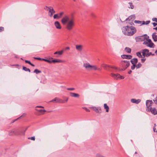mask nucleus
Listing matches in <instances>:
<instances>
[{
    "label": "nucleus",
    "mask_w": 157,
    "mask_h": 157,
    "mask_svg": "<svg viewBox=\"0 0 157 157\" xmlns=\"http://www.w3.org/2000/svg\"><path fill=\"white\" fill-rule=\"evenodd\" d=\"M61 22L63 25H66V28L68 30H71L75 25V18L72 15L70 16L65 15L61 19Z\"/></svg>",
    "instance_id": "obj_1"
},
{
    "label": "nucleus",
    "mask_w": 157,
    "mask_h": 157,
    "mask_svg": "<svg viewBox=\"0 0 157 157\" xmlns=\"http://www.w3.org/2000/svg\"><path fill=\"white\" fill-rule=\"evenodd\" d=\"M122 30L123 33L128 36H132L136 32V29L134 27L128 25L123 27Z\"/></svg>",
    "instance_id": "obj_2"
},
{
    "label": "nucleus",
    "mask_w": 157,
    "mask_h": 157,
    "mask_svg": "<svg viewBox=\"0 0 157 157\" xmlns=\"http://www.w3.org/2000/svg\"><path fill=\"white\" fill-rule=\"evenodd\" d=\"M83 66L87 71H100L101 70L100 68H98L96 65H92L88 63H84Z\"/></svg>",
    "instance_id": "obj_3"
},
{
    "label": "nucleus",
    "mask_w": 157,
    "mask_h": 157,
    "mask_svg": "<svg viewBox=\"0 0 157 157\" xmlns=\"http://www.w3.org/2000/svg\"><path fill=\"white\" fill-rule=\"evenodd\" d=\"M130 62L127 60L121 61L120 63V66L121 68V70L124 71L130 65Z\"/></svg>",
    "instance_id": "obj_4"
},
{
    "label": "nucleus",
    "mask_w": 157,
    "mask_h": 157,
    "mask_svg": "<svg viewBox=\"0 0 157 157\" xmlns=\"http://www.w3.org/2000/svg\"><path fill=\"white\" fill-rule=\"evenodd\" d=\"M149 36L145 34L144 35L136 37L135 39L137 42L142 41H145L146 39H148Z\"/></svg>",
    "instance_id": "obj_5"
},
{
    "label": "nucleus",
    "mask_w": 157,
    "mask_h": 157,
    "mask_svg": "<svg viewBox=\"0 0 157 157\" xmlns=\"http://www.w3.org/2000/svg\"><path fill=\"white\" fill-rule=\"evenodd\" d=\"M143 44L150 48L154 47V43L152 42L151 40L149 39V38L146 39L145 41L143 42Z\"/></svg>",
    "instance_id": "obj_6"
},
{
    "label": "nucleus",
    "mask_w": 157,
    "mask_h": 157,
    "mask_svg": "<svg viewBox=\"0 0 157 157\" xmlns=\"http://www.w3.org/2000/svg\"><path fill=\"white\" fill-rule=\"evenodd\" d=\"M153 103L152 100H147L146 101V104L147 111L150 109V107H151V106Z\"/></svg>",
    "instance_id": "obj_7"
},
{
    "label": "nucleus",
    "mask_w": 157,
    "mask_h": 157,
    "mask_svg": "<svg viewBox=\"0 0 157 157\" xmlns=\"http://www.w3.org/2000/svg\"><path fill=\"white\" fill-rule=\"evenodd\" d=\"M18 133L17 132L16 130L13 129L10 130L8 133V135L10 136H13L14 135H17Z\"/></svg>",
    "instance_id": "obj_8"
},
{
    "label": "nucleus",
    "mask_w": 157,
    "mask_h": 157,
    "mask_svg": "<svg viewBox=\"0 0 157 157\" xmlns=\"http://www.w3.org/2000/svg\"><path fill=\"white\" fill-rule=\"evenodd\" d=\"M135 19V16L134 14L132 15L129 16L126 19L125 21H133Z\"/></svg>",
    "instance_id": "obj_9"
},
{
    "label": "nucleus",
    "mask_w": 157,
    "mask_h": 157,
    "mask_svg": "<svg viewBox=\"0 0 157 157\" xmlns=\"http://www.w3.org/2000/svg\"><path fill=\"white\" fill-rule=\"evenodd\" d=\"M83 48V46L81 44H77L75 45V48L76 50L79 52H81Z\"/></svg>",
    "instance_id": "obj_10"
},
{
    "label": "nucleus",
    "mask_w": 157,
    "mask_h": 157,
    "mask_svg": "<svg viewBox=\"0 0 157 157\" xmlns=\"http://www.w3.org/2000/svg\"><path fill=\"white\" fill-rule=\"evenodd\" d=\"M147 111L151 112L152 114L155 115L157 114V111L155 108H152V107H150V109Z\"/></svg>",
    "instance_id": "obj_11"
},
{
    "label": "nucleus",
    "mask_w": 157,
    "mask_h": 157,
    "mask_svg": "<svg viewBox=\"0 0 157 157\" xmlns=\"http://www.w3.org/2000/svg\"><path fill=\"white\" fill-rule=\"evenodd\" d=\"M26 128L25 130H22L21 129H19L16 130L17 132L18 133L17 135H25V131L27 130Z\"/></svg>",
    "instance_id": "obj_12"
},
{
    "label": "nucleus",
    "mask_w": 157,
    "mask_h": 157,
    "mask_svg": "<svg viewBox=\"0 0 157 157\" xmlns=\"http://www.w3.org/2000/svg\"><path fill=\"white\" fill-rule=\"evenodd\" d=\"M97 113H101V108L100 107H93L92 108Z\"/></svg>",
    "instance_id": "obj_13"
},
{
    "label": "nucleus",
    "mask_w": 157,
    "mask_h": 157,
    "mask_svg": "<svg viewBox=\"0 0 157 157\" xmlns=\"http://www.w3.org/2000/svg\"><path fill=\"white\" fill-rule=\"evenodd\" d=\"M149 50L147 49H144L142 50V56L147 57V54L148 53Z\"/></svg>",
    "instance_id": "obj_14"
},
{
    "label": "nucleus",
    "mask_w": 157,
    "mask_h": 157,
    "mask_svg": "<svg viewBox=\"0 0 157 157\" xmlns=\"http://www.w3.org/2000/svg\"><path fill=\"white\" fill-rule=\"evenodd\" d=\"M54 25L56 28L58 29H61V26L60 23L59 21H56L54 22Z\"/></svg>",
    "instance_id": "obj_15"
},
{
    "label": "nucleus",
    "mask_w": 157,
    "mask_h": 157,
    "mask_svg": "<svg viewBox=\"0 0 157 157\" xmlns=\"http://www.w3.org/2000/svg\"><path fill=\"white\" fill-rule=\"evenodd\" d=\"M131 101L132 103L138 104L140 102L141 100L140 99L136 100L135 99H132L131 100Z\"/></svg>",
    "instance_id": "obj_16"
},
{
    "label": "nucleus",
    "mask_w": 157,
    "mask_h": 157,
    "mask_svg": "<svg viewBox=\"0 0 157 157\" xmlns=\"http://www.w3.org/2000/svg\"><path fill=\"white\" fill-rule=\"evenodd\" d=\"M122 58L128 59H131L132 58V56L131 55H123L121 56Z\"/></svg>",
    "instance_id": "obj_17"
},
{
    "label": "nucleus",
    "mask_w": 157,
    "mask_h": 157,
    "mask_svg": "<svg viewBox=\"0 0 157 157\" xmlns=\"http://www.w3.org/2000/svg\"><path fill=\"white\" fill-rule=\"evenodd\" d=\"M132 64L133 65H136L138 62V59L137 58H133L130 61Z\"/></svg>",
    "instance_id": "obj_18"
},
{
    "label": "nucleus",
    "mask_w": 157,
    "mask_h": 157,
    "mask_svg": "<svg viewBox=\"0 0 157 157\" xmlns=\"http://www.w3.org/2000/svg\"><path fill=\"white\" fill-rule=\"evenodd\" d=\"M70 96L71 97H74L78 98L79 97V94L72 92L70 93Z\"/></svg>",
    "instance_id": "obj_19"
},
{
    "label": "nucleus",
    "mask_w": 157,
    "mask_h": 157,
    "mask_svg": "<svg viewBox=\"0 0 157 157\" xmlns=\"http://www.w3.org/2000/svg\"><path fill=\"white\" fill-rule=\"evenodd\" d=\"M111 76L114 79H117L118 78H119V76H120V74H115L114 73H111Z\"/></svg>",
    "instance_id": "obj_20"
},
{
    "label": "nucleus",
    "mask_w": 157,
    "mask_h": 157,
    "mask_svg": "<svg viewBox=\"0 0 157 157\" xmlns=\"http://www.w3.org/2000/svg\"><path fill=\"white\" fill-rule=\"evenodd\" d=\"M134 23L136 24H141L140 25H145V21H140L135 20L134 21Z\"/></svg>",
    "instance_id": "obj_21"
},
{
    "label": "nucleus",
    "mask_w": 157,
    "mask_h": 157,
    "mask_svg": "<svg viewBox=\"0 0 157 157\" xmlns=\"http://www.w3.org/2000/svg\"><path fill=\"white\" fill-rule=\"evenodd\" d=\"M155 33H153L152 35V37L153 40L154 41H157V35H155Z\"/></svg>",
    "instance_id": "obj_22"
},
{
    "label": "nucleus",
    "mask_w": 157,
    "mask_h": 157,
    "mask_svg": "<svg viewBox=\"0 0 157 157\" xmlns=\"http://www.w3.org/2000/svg\"><path fill=\"white\" fill-rule=\"evenodd\" d=\"M62 61L59 59H55L51 61V63L52 62L55 63H62Z\"/></svg>",
    "instance_id": "obj_23"
},
{
    "label": "nucleus",
    "mask_w": 157,
    "mask_h": 157,
    "mask_svg": "<svg viewBox=\"0 0 157 157\" xmlns=\"http://www.w3.org/2000/svg\"><path fill=\"white\" fill-rule=\"evenodd\" d=\"M60 100L61 99H59L57 98H56L54 99L51 100L50 101L52 102H58L59 103V101H60Z\"/></svg>",
    "instance_id": "obj_24"
},
{
    "label": "nucleus",
    "mask_w": 157,
    "mask_h": 157,
    "mask_svg": "<svg viewBox=\"0 0 157 157\" xmlns=\"http://www.w3.org/2000/svg\"><path fill=\"white\" fill-rule=\"evenodd\" d=\"M101 66L103 67L104 69L107 70L108 67H110V66L105 64H102L101 65Z\"/></svg>",
    "instance_id": "obj_25"
},
{
    "label": "nucleus",
    "mask_w": 157,
    "mask_h": 157,
    "mask_svg": "<svg viewBox=\"0 0 157 157\" xmlns=\"http://www.w3.org/2000/svg\"><path fill=\"white\" fill-rule=\"evenodd\" d=\"M104 107L105 109H106V112H108L109 110V107L107 105V104L105 103L104 104Z\"/></svg>",
    "instance_id": "obj_26"
},
{
    "label": "nucleus",
    "mask_w": 157,
    "mask_h": 157,
    "mask_svg": "<svg viewBox=\"0 0 157 157\" xmlns=\"http://www.w3.org/2000/svg\"><path fill=\"white\" fill-rule=\"evenodd\" d=\"M22 69L25 71H28L29 72H31L29 68H27L25 66H23Z\"/></svg>",
    "instance_id": "obj_27"
},
{
    "label": "nucleus",
    "mask_w": 157,
    "mask_h": 157,
    "mask_svg": "<svg viewBox=\"0 0 157 157\" xmlns=\"http://www.w3.org/2000/svg\"><path fill=\"white\" fill-rule=\"evenodd\" d=\"M128 4L129 6H128V8L129 9H133L134 8V6L133 5V4L132 2H129Z\"/></svg>",
    "instance_id": "obj_28"
},
{
    "label": "nucleus",
    "mask_w": 157,
    "mask_h": 157,
    "mask_svg": "<svg viewBox=\"0 0 157 157\" xmlns=\"http://www.w3.org/2000/svg\"><path fill=\"white\" fill-rule=\"evenodd\" d=\"M125 50L128 53H130L131 51V49L130 48L127 47L125 48Z\"/></svg>",
    "instance_id": "obj_29"
},
{
    "label": "nucleus",
    "mask_w": 157,
    "mask_h": 157,
    "mask_svg": "<svg viewBox=\"0 0 157 157\" xmlns=\"http://www.w3.org/2000/svg\"><path fill=\"white\" fill-rule=\"evenodd\" d=\"M68 98H66V99L65 101H63V100L61 99L60 101H59V103H65L67 102V101L68 100Z\"/></svg>",
    "instance_id": "obj_30"
},
{
    "label": "nucleus",
    "mask_w": 157,
    "mask_h": 157,
    "mask_svg": "<svg viewBox=\"0 0 157 157\" xmlns=\"http://www.w3.org/2000/svg\"><path fill=\"white\" fill-rule=\"evenodd\" d=\"M25 63H29V64L31 66H33V67H34L35 66V65L33 64H32V63H31V62L29 61V60H25Z\"/></svg>",
    "instance_id": "obj_31"
},
{
    "label": "nucleus",
    "mask_w": 157,
    "mask_h": 157,
    "mask_svg": "<svg viewBox=\"0 0 157 157\" xmlns=\"http://www.w3.org/2000/svg\"><path fill=\"white\" fill-rule=\"evenodd\" d=\"M41 71H40L39 70L37 69H35L33 73H36V74L41 73Z\"/></svg>",
    "instance_id": "obj_32"
},
{
    "label": "nucleus",
    "mask_w": 157,
    "mask_h": 157,
    "mask_svg": "<svg viewBox=\"0 0 157 157\" xmlns=\"http://www.w3.org/2000/svg\"><path fill=\"white\" fill-rule=\"evenodd\" d=\"M64 12H60V13L58 14L59 17V18H60L64 14Z\"/></svg>",
    "instance_id": "obj_33"
},
{
    "label": "nucleus",
    "mask_w": 157,
    "mask_h": 157,
    "mask_svg": "<svg viewBox=\"0 0 157 157\" xmlns=\"http://www.w3.org/2000/svg\"><path fill=\"white\" fill-rule=\"evenodd\" d=\"M142 64L140 63H138L137 65H136V69L139 68L141 67Z\"/></svg>",
    "instance_id": "obj_34"
},
{
    "label": "nucleus",
    "mask_w": 157,
    "mask_h": 157,
    "mask_svg": "<svg viewBox=\"0 0 157 157\" xmlns=\"http://www.w3.org/2000/svg\"><path fill=\"white\" fill-rule=\"evenodd\" d=\"M49 12H52V14H53L54 13H55V11L54 10V9H53L52 7V8H51V9H50V10H49Z\"/></svg>",
    "instance_id": "obj_35"
},
{
    "label": "nucleus",
    "mask_w": 157,
    "mask_h": 157,
    "mask_svg": "<svg viewBox=\"0 0 157 157\" xmlns=\"http://www.w3.org/2000/svg\"><path fill=\"white\" fill-rule=\"evenodd\" d=\"M53 18L54 19H59V17L58 14H56L54 15L53 16Z\"/></svg>",
    "instance_id": "obj_36"
},
{
    "label": "nucleus",
    "mask_w": 157,
    "mask_h": 157,
    "mask_svg": "<svg viewBox=\"0 0 157 157\" xmlns=\"http://www.w3.org/2000/svg\"><path fill=\"white\" fill-rule=\"evenodd\" d=\"M136 55L139 58L142 57V55L140 52H138L136 53Z\"/></svg>",
    "instance_id": "obj_37"
},
{
    "label": "nucleus",
    "mask_w": 157,
    "mask_h": 157,
    "mask_svg": "<svg viewBox=\"0 0 157 157\" xmlns=\"http://www.w3.org/2000/svg\"><path fill=\"white\" fill-rule=\"evenodd\" d=\"M51 8L52 6L48 7L47 6H46L44 8V9L47 11H48V10H49L50 9H51Z\"/></svg>",
    "instance_id": "obj_38"
},
{
    "label": "nucleus",
    "mask_w": 157,
    "mask_h": 157,
    "mask_svg": "<svg viewBox=\"0 0 157 157\" xmlns=\"http://www.w3.org/2000/svg\"><path fill=\"white\" fill-rule=\"evenodd\" d=\"M154 55V54H152V53L151 52H148V53H147V57H148L149 56H150V55H152L153 56Z\"/></svg>",
    "instance_id": "obj_39"
},
{
    "label": "nucleus",
    "mask_w": 157,
    "mask_h": 157,
    "mask_svg": "<svg viewBox=\"0 0 157 157\" xmlns=\"http://www.w3.org/2000/svg\"><path fill=\"white\" fill-rule=\"evenodd\" d=\"M28 139L29 140H35V136H33L31 137H29L28 138Z\"/></svg>",
    "instance_id": "obj_40"
},
{
    "label": "nucleus",
    "mask_w": 157,
    "mask_h": 157,
    "mask_svg": "<svg viewBox=\"0 0 157 157\" xmlns=\"http://www.w3.org/2000/svg\"><path fill=\"white\" fill-rule=\"evenodd\" d=\"M42 60L48 62L49 63H51V61L49 60L48 59H42Z\"/></svg>",
    "instance_id": "obj_41"
},
{
    "label": "nucleus",
    "mask_w": 157,
    "mask_h": 157,
    "mask_svg": "<svg viewBox=\"0 0 157 157\" xmlns=\"http://www.w3.org/2000/svg\"><path fill=\"white\" fill-rule=\"evenodd\" d=\"M58 54L59 55H61L63 52V50H62L60 51H58Z\"/></svg>",
    "instance_id": "obj_42"
},
{
    "label": "nucleus",
    "mask_w": 157,
    "mask_h": 157,
    "mask_svg": "<svg viewBox=\"0 0 157 157\" xmlns=\"http://www.w3.org/2000/svg\"><path fill=\"white\" fill-rule=\"evenodd\" d=\"M136 65H133L131 66V68L132 70H133L135 69V67H136Z\"/></svg>",
    "instance_id": "obj_43"
},
{
    "label": "nucleus",
    "mask_w": 157,
    "mask_h": 157,
    "mask_svg": "<svg viewBox=\"0 0 157 157\" xmlns=\"http://www.w3.org/2000/svg\"><path fill=\"white\" fill-rule=\"evenodd\" d=\"M4 29L3 27H0V32H2V31L4 30Z\"/></svg>",
    "instance_id": "obj_44"
},
{
    "label": "nucleus",
    "mask_w": 157,
    "mask_h": 157,
    "mask_svg": "<svg viewBox=\"0 0 157 157\" xmlns=\"http://www.w3.org/2000/svg\"><path fill=\"white\" fill-rule=\"evenodd\" d=\"M153 21L157 22V18L155 17L153 18L152 19Z\"/></svg>",
    "instance_id": "obj_45"
},
{
    "label": "nucleus",
    "mask_w": 157,
    "mask_h": 157,
    "mask_svg": "<svg viewBox=\"0 0 157 157\" xmlns=\"http://www.w3.org/2000/svg\"><path fill=\"white\" fill-rule=\"evenodd\" d=\"M48 15H49V16L50 17H52L53 16V14H52V12H49H49H48Z\"/></svg>",
    "instance_id": "obj_46"
},
{
    "label": "nucleus",
    "mask_w": 157,
    "mask_h": 157,
    "mask_svg": "<svg viewBox=\"0 0 157 157\" xmlns=\"http://www.w3.org/2000/svg\"><path fill=\"white\" fill-rule=\"evenodd\" d=\"M150 22V21H147L146 22H145V24L146 25H148Z\"/></svg>",
    "instance_id": "obj_47"
},
{
    "label": "nucleus",
    "mask_w": 157,
    "mask_h": 157,
    "mask_svg": "<svg viewBox=\"0 0 157 157\" xmlns=\"http://www.w3.org/2000/svg\"><path fill=\"white\" fill-rule=\"evenodd\" d=\"M36 110L40 112H42V111L45 112L46 111V110H43V109H39V110H37V109H36Z\"/></svg>",
    "instance_id": "obj_48"
},
{
    "label": "nucleus",
    "mask_w": 157,
    "mask_h": 157,
    "mask_svg": "<svg viewBox=\"0 0 157 157\" xmlns=\"http://www.w3.org/2000/svg\"><path fill=\"white\" fill-rule=\"evenodd\" d=\"M34 58L35 59H38L39 60H42V59L39 57H34Z\"/></svg>",
    "instance_id": "obj_49"
},
{
    "label": "nucleus",
    "mask_w": 157,
    "mask_h": 157,
    "mask_svg": "<svg viewBox=\"0 0 157 157\" xmlns=\"http://www.w3.org/2000/svg\"><path fill=\"white\" fill-rule=\"evenodd\" d=\"M146 58H144V59H141V62L142 63H144V62L146 60Z\"/></svg>",
    "instance_id": "obj_50"
},
{
    "label": "nucleus",
    "mask_w": 157,
    "mask_h": 157,
    "mask_svg": "<svg viewBox=\"0 0 157 157\" xmlns=\"http://www.w3.org/2000/svg\"><path fill=\"white\" fill-rule=\"evenodd\" d=\"M67 90H75L74 88H68L67 89Z\"/></svg>",
    "instance_id": "obj_51"
},
{
    "label": "nucleus",
    "mask_w": 157,
    "mask_h": 157,
    "mask_svg": "<svg viewBox=\"0 0 157 157\" xmlns=\"http://www.w3.org/2000/svg\"><path fill=\"white\" fill-rule=\"evenodd\" d=\"M119 78H120V79H123L124 78V77L121 76L120 75V76H119Z\"/></svg>",
    "instance_id": "obj_52"
},
{
    "label": "nucleus",
    "mask_w": 157,
    "mask_h": 157,
    "mask_svg": "<svg viewBox=\"0 0 157 157\" xmlns=\"http://www.w3.org/2000/svg\"><path fill=\"white\" fill-rule=\"evenodd\" d=\"M84 108V109H85L86 111V112H89L90 111V110L89 109H87V108Z\"/></svg>",
    "instance_id": "obj_53"
},
{
    "label": "nucleus",
    "mask_w": 157,
    "mask_h": 157,
    "mask_svg": "<svg viewBox=\"0 0 157 157\" xmlns=\"http://www.w3.org/2000/svg\"><path fill=\"white\" fill-rule=\"evenodd\" d=\"M153 129L154 132H157V131H156V128L155 127H153Z\"/></svg>",
    "instance_id": "obj_54"
},
{
    "label": "nucleus",
    "mask_w": 157,
    "mask_h": 157,
    "mask_svg": "<svg viewBox=\"0 0 157 157\" xmlns=\"http://www.w3.org/2000/svg\"><path fill=\"white\" fill-rule=\"evenodd\" d=\"M152 24H153V26L154 27H155V26H156L157 25V24L156 23H155V22L153 23Z\"/></svg>",
    "instance_id": "obj_55"
},
{
    "label": "nucleus",
    "mask_w": 157,
    "mask_h": 157,
    "mask_svg": "<svg viewBox=\"0 0 157 157\" xmlns=\"http://www.w3.org/2000/svg\"><path fill=\"white\" fill-rule=\"evenodd\" d=\"M65 49L69 50L70 49V48L68 47H67L65 48Z\"/></svg>",
    "instance_id": "obj_56"
},
{
    "label": "nucleus",
    "mask_w": 157,
    "mask_h": 157,
    "mask_svg": "<svg viewBox=\"0 0 157 157\" xmlns=\"http://www.w3.org/2000/svg\"><path fill=\"white\" fill-rule=\"evenodd\" d=\"M132 72V71L131 70H130L128 72V73L129 74H130Z\"/></svg>",
    "instance_id": "obj_57"
},
{
    "label": "nucleus",
    "mask_w": 157,
    "mask_h": 157,
    "mask_svg": "<svg viewBox=\"0 0 157 157\" xmlns=\"http://www.w3.org/2000/svg\"><path fill=\"white\" fill-rule=\"evenodd\" d=\"M36 107H38V108H43L44 107L42 106H36Z\"/></svg>",
    "instance_id": "obj_58"
},
{
    "label": "nucleus",
    "mask_w": 157,
    "mask_h": 157,
    "mask_svg": "<svg viewBox=\"0 0 157 157\" xmlns=\"http://www.w3.org/2000/svg\"><path fill=\"white\" fill-rule=\"evenodd\" d=\"M154 101L155 103L157 104V100H154Z\"/></svg>",
    "instance_id": "obj_59"
},
{
    "label": "nucleus",
    "mask_w": 157,
    "mask_h": 157,
    "mask_svg": "<svg viewBox=\"0 0 157 157\" xmlns=\"http://www.w3.org/2000/svg\"><path fill=\"white\" fill-rule=\"evenodd\" d=\"M110 67H111V68H113V69H116V68L115 67H114V66L111 67L110 66Z\"/></svg>",
    "instance_id": "obj_60"
},
{
    "label": "nucleus",
    "mask_w": 157,
    "mask_h": 157,
    "mask_svg": "<svg viewBox=\"0 0 157 157\" xmlns=\"http://www.w3.org/2000/svg\"><path fill=\"white\" fill-rule=\"evenodd\" d=\"M54 54H58V51H57V52H55L54 53Z\"/></svg>",
    "instance_id": "obj_61"
},
{
    "label": "nucleus",
    "mask_w": 157,
    "mask_h": 157,
    "mask_svg": "<svg viewBox=\"0 0 157 157\" xmlns=\"http://www.w3.org/2000/svg\"><path fill=\"white\" fill-rule=\"evenodd\" d=\"M155 29L156 30H157V27L155 28H153V29Z\"/></svg>",
    "instance_id": "obj_62"
},
{
    "label": "nucleus",
    "mask_w": 157,
    "mask_h": 157,
    "mask_svg": "<svg viewBox=\"0 0 157 157\" xmlns=\"http://www.w3.org/2000/svg\"><path fill=\"white\" fill-rule=\"evenodd\" d=\"M155 53L157 55V50H156L155 52Z\"/></svg>",
    "instance_id": "obj_63"
},
{
    "label": "nucleus",
    "mask_w": 157,
    "mask_h": 157,
    "mask_svg": "<svg viewBox=\"0 0 157 157\" xmlns=\"http://www.w3.org/2000/svg\"><path fill=\"white\" fill-rule=\"evenodd\" d=\"M145 56H142V57H141V58H142V59H144V58H145Z\"/></svg>",
    "instance_id": "obj_64"
}]
</instances>
